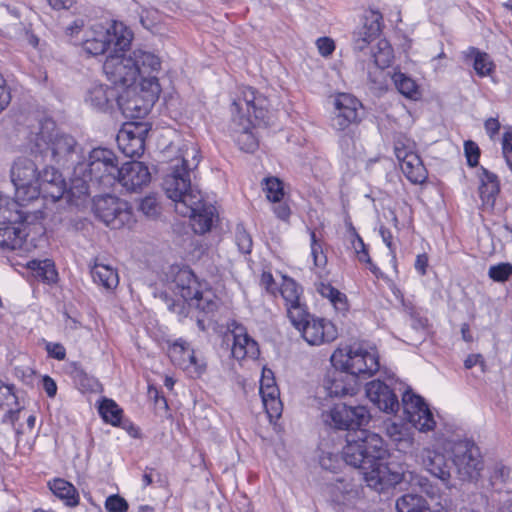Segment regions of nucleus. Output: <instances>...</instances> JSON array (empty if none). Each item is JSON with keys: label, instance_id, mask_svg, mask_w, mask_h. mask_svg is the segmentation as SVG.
I'll return each mask as SVG.
<instances>
[{"label": "nucleus", "instance_id": "nucleus-1", "mask_svg": "<svg viewBox=\"0 0 512 512\" xmlns=\"http://www.w3.org/2000/svg\"><path fill=\"white\" fill-rule=\"evenodd\" d=\"M387 454L383 439L376 433L357 429L346 434L342 459L347 465L360 470L367 486L375 490H383L385 487L406 481L413 491L424 493L441 507L447 505L446 500H443L441 489L436 484L415 472L393 470L391 464L385 461Z\"/></svg>", "mask_w": 512, "mask_h": 512}, {"label": "nucleus", "instance_id": "nucleus-2", "mask_svg": "<svg viewBox=\"0 0 512 512\" xmlns=\"http://www.w3.org/2000/svg\"><path fill=\"white\" fill-rule=\"evenodd\" d=\"M200 162L199 148L192 142L183 143L179 156L173 159L163 179V189L175 203V211L189 217L195 233L208 232L213 224L215 207L203 200L201 192L191 184V173Z\"/></svg>", "mask_w": 512, "mask_h": 512}, {"label": "nucleus", "instance_id": "nucleus-3", "mask_svg": "<svg viewBox=\"0 0 512 512\" xmlns=\"http://www.w3.org/2000/svg\"><path fill=\"white\" fill-rule=\"evenodd\" d=\"M38 175V164L32 159L19 157L13 162L10 178L15 188V198L0 194V223H32L44 217L41 210L23 209L26 204L39 199Z\"/></svg>", "mask_w": 512, "mask_h": 512}, {"label": "nucleus", "instance_id": "nucleus-4", "mask_svg": "<svg viewBox=\"0 0 512 512\" xmlns=\"http://www.w3.org/2000/svg\"><path fill=\"white\" fill-rule=\"evenodd\" d=\"M118 160L113 151L94 148L73 166L68 195L75 206L83 205L91 186L109 188L116 183Z\"/></svg>", "mask_w": 512, "mask_h": 512}, {"label": "nucleus", "instance_id": "nucleus-5", "mask_svg": "<svg viewBox=\"0 0 512 512\" xmlns=\"http://www.w3.org/2000/svg\"><path fill=\"white\" fill-rule=\"evenodd\" d=\"M27 148L43 162L61 166L76 164L81 159V149L73 136L60 133L52 119L44 118L30 127Z\"/></svg>", "mask_w": 512, "mask_h": 512}, {"label": "nucleus", "instance_id": "nucleus-6", "mask_svg": "<svg viewBox=\"0 0 512 512\" xmlns=\"http://www.w3.org/2000/svg\"><path fill=\"white\" fill-rule=\"evenodd\" d=\"M268 100L253 88L246 87L241 96L232 104L231 135L239 148L245 152H254L258 140L253 133L255 122H264L268 114Z\"/></svg>", "mask_w": 512, "mask_h": 512}, {"label": "nucleus", "instance_id": "nucleus-7", "mask_svg": "<svg viewBox=\"0 0 512 512\" xmlns=\"http://www.w3.org/2000/svg\"><path fill=\"white\" fill-rule=\"evenodd\" d=\"M334 367L344 368L354 376L370 377L379 370L378 352L363 343H353L345 349L336 350L331 356Z\"/></svg>", "mask_w": 512, "mask_h": 512}, {"label": "nucleus", "instance_id": "nucleus-8", "mask_svg": "<svg viewBox=\"0 0 512 512\" xmlns=\"http://www.w3.org/2000/svg\"><path fill=\"white\" fill-rule=\"evenodd\" d=\"M133 39L132 31L122 22L114 21L109 28L94 31L83 42L86 53L97 56L111 50V53L129 49Z\"/></svg>", "mask_w": 512, "mask_h": 512}, {"label": "nucleus", "instance_id": "nucleus-9", "mask_svg": "<svg viewBox=\"0 0 512 512\" xmlns=\"http://www.w3.org/2000/svg\"><path fill=\"white\" fill-rule=\"evenodd\" d=\"M133 92L128 94L127 89L122 92L119 91L117 99V106L122 111L123 115L128 118H141L144 117L158 99L161 92L159 83L154 79L147 82H140V92H137V87H132Z\"/></svg>", "mask_w": 512, "mask_h": 512}, {"label": "nucleus", "instance_id": "nucleus-10", "mask_svg": "<svg viewBox=\"0 0 512 512\" xmlns=\"http://www.w3.org/2000/svg\"><path fill=\"white\" fill-rule=\"evenodd\" d=\"M93 212L96 218L111 229H121L134 222L129 203L110 194L94 198Z\"/></svg>", "mask_w": 512, "mask_h": 512}, {"label": "nucleus", "instance_id": "nucleus-11", "mask_svg": "<svg viewBox=\"0 0 512 512\" xmlns=\"http://www.w3.org/2000/svg\"><path fill=\"white\" fill-rule=\"evenodd\" d=\"M452 461L462 481H474L483 469V458L474 441L463 439L455 442L451 449Z\"/></svg>", "mask_w": 512, "mask_h": 512}, {"label": "nucleus", "instance_id": "nucleus-12", "mask_svg": "<svg viewBox=\"0 0 512 512\" xmlns=\"http://www.w3.org/2000/svg\"><path fill=\"white\" fill-rule=\"evenodd\" d=\"M103 71L114 87L127 89L128 94L133 92L139 70L131 53L126 54V50L110 53L103 64Z\"/></svg>", "mask_w": 512, "mask_h": 512}, {"label": "nucleus", "instance_id": "nucleus-13", "mask_svg": "<svg viewBox=\"0 0 512 512\" xmlns=\"http://www.w3.org/2000/svg\"><path fill=\"white\" fill-rule=\"evenodd\" d=\"M291 323L309 345L330 343L338 336V330L331 321L311 316L307 310L300 320Z\"/></svg>", "mask_w": 512, "mask_h": 512}, {"label": "nucleus", "instance_id": "nucleus-14", "mask_svg": "<svg viewBox=\"0 0 512 512\" xmlns=\"http://www.w3.org/2000/svg\"><path fill=\"white\" fill-rule=\"evenodd\" d=\"M324 422L336 429L355 431L367 424L370 414L365 406L335 405L328 413L323 414Z\"/></svg>", "mask_w": 512, "mask_h": 512}, {"label": "nucleus", "instance_id": "nucleus-15", "mask_svg": "<svg viewBox=\"0 0 512 512\" xmlns=\"http://www.w3.org/2000/svg\"><path fill=\"white\" fill-rule=\"evenodd\" d=\"M394 152L407 179L413 184L423 183L426 179V168L414 151V143L400 137L395 141Z\"/></svg>", "mask_w": 512, "mask_h": 512}, {"label": "nucleus", "instance_id": "nucleus-16", "mask_svg": "<svg viewBox=\"0 0 512 512\" xmlns=\"http://www.w3.org/2000/svg\"><path fill=\"white\" fill-rule=\"evenodd\" d=\"M172 269L174 275L172 282L170 283V289L175 295L181 297L182 302L173 301L168 304L169 310L177 313L180 316H188L189 312L186 311V303L191 299L194 293H198V287L200 283L197 281L193 272L187 268H178L177 271Z\"/></svg>", "mask_w": 512, "mask_h": 512}, {"label": "nucleus", "instance_id": "nucleus-17", "mask_svg": "<svg viewBox=\"0 0 512 512\" xmlns=\"http://www.w3.org/2000/svg\"><path fill=\"white\" fill-rule=\"evenodd\" d=\"M363 105L353 95L340 93L334 99V115L331 126L336 131H345L361 121Z\"/></svg>", "mask_w": 512, "mask_h": 512}, {"label": "nucleus", "instance_id": "nucleus-18", "mask_svg": "<svg viewBox=\"0 0 512 512\" xmlns=\"http://www.w3.org/2000/svg\"><path fill=\"white\" fill-rule=\"evenodd\" d=\"M402 407L405 419L420 432H428L435 428L433 414L423 398L407 390L402 396Z\"/></svg>", "mask_w": 512, "mask_h": 512}, {"label": "nucleus", "instance_id": "nucleus-19", "mask_svg": "<svg viewBox=\"0 0 512 512\" xmlns=\"http://www.w3.org/2000/svg\"><path fill=\"white\" fill-rule=\"evenodd\" d=\"M362 488L349 478H337L326 485L329 501L338 509L345 511L354 508L361 498Z\"/></svg>", "mask_w": 512, "mask_h": 512}, {"label": "nucleus", "instance_id": "nucleus-20", "mask_svg": "<svg viewBox=\"0 0 512 512\" xmlns=\"http://www.w3.org/2000/svg\"><path fill=\"white\" fill-rule=\"evenodd\" d=\"M148 130L145 123H125L116 137L118 147L122 153L131 158L141 156L145 149Z\"/></svg>", "mask_w": 512, "mask_h": 512}, {"label": "nucleus", "instance_id": "nucleus-21", "mask_svg": "<svg viewBox=\"0 0 512 512\" xmlns=\"http://www.w3.org/2000/svg\"><path fill=\"white\" fill-rule=\"evenodd\" d=\"M37 186L39 187V197L56 202L65 195L67 201L75 205L68 195L69 188L67 189L62 174L54 167L47 166L42 172H39Z\"/></svg>", "mask_w": 512, "mask_h": 512}, {"label": "nucleus", "instance_id": "nucleus-22", "mask_svg": "<svg viewBox=\"0 0 512 512\" xmlns=\"http://www.w3.org/2000/svg\"><path fill=\"white\" fill-rule=\"evenodd\" d=\"M151 181V174L143 162L131 161L118 167L116 182H119L128 192H138Z\"/></svg>", "mask_w": 512, "mask_h": 512}, {"label": "nucleus", "instance_id": "nucleus-23", "mask_svg": "<svg viewBox=\"0 0 512 512\" xmlns=\"http://www.w3.org/2000/svg\"><path fill=\"white\" fill-rule=\"evenodd\" d=\"M119 90L99 81L91 82L85 90L84 102L92 109L106 112L117 103Z\"/></svg>", "mask_w": 512, "mask_h": 512}, {"label": "nucleus", "instance_id": "nucleus-24", "mask_svg": "<svg viewBox=\"0 0 512 512\" xmlns=\"http://www.w3.org/2000/svg\"><path fill=\"white\" fill-rule=\"evenodd\" d=\"M323 386L329 396L342 397L356 394L359 383L357 377L351 372L335 367L334 370L328 372Z\"/></svg>", "mask_w": 512, "mask_h": 512}, {"label": "nucleus", "instance_id": "nucleus-25", "mask_svg": "<svg viewBox=\"0 0 512 512\" xmlns=\"http://www.w3.org/2000/svg\"><path fill=\"white\" fill-rule=\"evenodd\" d=\"M366 396L385 413H396L400 407L397 396L388 385L380 380H373L366 385Z\"/></svg>", "mask_w": 512, "mask_h": 512}, {"label": "nucleus", "instance_id": "nucleus-26", "mask_svg": "<svg viewBox=\"0 0 512 512\" xmlns=\"http://www.w3.org/2000/svg\"><path fill=\"white\" fill-rule=\"evenodd\" d=\"M302 287L292 278L283 277L280 286V294L284 299L287 309V316L290 321H298L307 310L305 304L301 302Z\"/></svg>", "mask_w": 512, "mask_h": 512}, {"label": "nucleus", "instance_id": "nucleus-27", "mask_svg": "<svg viewBox=\"0 0 512 512\" xmlns=\"http://www.w3.org/2000/svg\"><path fill=\"white\" fill-rule=\"evenodd\" d=\"M229 330L231 331L233 337L231 354L235 359L242 360L246 357L255 359L258 357V344L247 334L246 328L244 326L233 321L229 325Z\"/></svg>", "mask_w": 512, "mask_h": 512}, {"label": "nucleus", "instance_id": "nucleus-28", "mask_svg": "<svg viewBox=\"0 0 512 512\" xmlns=\"http://www.w3.org/2000/svg\"><path fill=\"white\" fill-rule=\"evenodd\" d=\"M420 457L423 468L432 476L440 479L446 487H449L451 473L446 456L436 450L424 449Z\"/></svg>", "mask_w": 512, "mask_h": 512}, {"label": "nucleus", "instance_id": "nucleus-29", "mask_svg": "<svg viewBox=\"0 0 512 512\" xmlns=\"http://www.w3.org/2000/svg\"><path fill=\"white\" fill-rule=\"evenodd\" d=\"M131 53L133 62L137 65L139 70L138 77L141 82H147L154 79L159 83L158 74L161 70V60L155 53L143 49H136Z\"/></svg>", "mask_w": 512, "mask_h": 512}, {"label": "nucleus", "instance_id": "nucleus-30", "mask_svg": "<svg viewBox=\"0 0 512 512\" xmlns=\"http://www.w3.org/2000/svg\"><path fill=\"white\" fill-rule=\"evenodd\" d=\"M382 15L379 12L371 11L365 18L363 27L354 35V49L364 50L367 45L381 32Z\"/></svg>", "mask_w": 512, "mask_h": 512}, {"label": "nucleus", "instance_id": "nucleus-31", "mask_svg": "<svg viewBox=\"0 0 512 512\" xmlns=\"http://www.w3.org/2000/svg\"><path fill=\"white\" fill-rule=\"evenodd\" d=\"M482 172L479 175L480 186L479 194L483 204L493 206L495 203L496 196L500 192V184L496 174L488 171L485 168L481 169Z\"/></svg>", "mask_w": 512, "mask_h": 512}, {"label": "nucleus", "instance_id": "nucleus-32", "mask_svg": "<svg viewBox=\"0 0 512 512\" xmlns=\"http://www.w3.org/2000/svg\"><path fill=\"white\" fill-rule=\"evenodd\" d=\"M386 432L397 450L407 452L413 447L414 438L412 432L403 424L390 423L386 427Z\"/></svg>", "mask_w": 512, "mask_h": 512}, {"label": "nucleus", "instance_id": "nucleus-33", "mask_svg": "<svg viewBox=\"0 0 512 512\" xmlns=\"http://www.w3.org/2000/svg\"><path fill=\"white\" fill-rule=\"evenodd\" d=\"M91 275L95 283L107 290L115 289L119 284L118 273L109 265L98 263L91 267Z\"/></svg>", "mask_w": 512, "mask_h": 512}, {"label": "nucleus", "instance_id": "nucleus-34", "mask_svg": "<svg viewBox=\"0 0 512 512\" xmlns=\"http://www.w3.org/2000/svg\"><path fill=\"white\" fill-rule=\"evenodd\" d=\"M218 307L215 295L211 290H202L198 287V293H194L191 299L186 303V311L190 313L191 309H196L204 313H211Z\"/></svg>", "mask_w": 512, "mask_h": 512}, {"label": "nucleus", "instance_id": "nucleus-35", "mask_svg": "<svg viewBox=\"0 0 512 512\" xmlns=\"http://www.w3.org/2000/svg\"><path fill=\"white\" fill-rule=\"evenodd\" d=\"M263 406L269 418H278L282 413V403L279 398V389L277 386L264 385L259 389Z\"/></svg>", "mask_w": 512, "mask_h": 512}, {"label": "nucleus", "instance_id": "nucleus-36", "mask_svg": "<svg viewBox=\"0 0 512 512\" xmlns=\"http://www.w3.org/2000/svg\"><path fill=\"white\" fill-rule=\"evenodd\" d=\"M316 290L322 297L330 301L337 312L344 314L348 311L349 305L346 295L330 283L320 282L316 285Z\"/></svg>", "mask_w": 512, "mask_h": 512}, {"label": "nucleus", "instance_id": "nucleus-37", "mask_svg": "<svg viewBox=\"0 0 512 512\" xmlns=\"http://www.w3.org/2000/svg\"><path fill=\"white\" fill-rule=\"evenodd\" d=\"M50 490L67 506H76L79 503V495L76 488L64 479H54L49 483Z\"/></svg>", "mask_w": 512, "mask_h": 512}, {"label": "nucleus", "instance_id": "nucleus-38", "mask_svg": "<svg viewBox=\"0 0 512 512\" xmlns=\"http://www.w3.org/2000/svg\"><path fill=\"white\" fill-rule=\"evenodd\" d=\"M27 234L20 227L13 225L0 228V247L11 250L21 248Z\"/></svg>", "mask_w": 512, "mask_h": 512}, {"label": "nucleus", "instance_id": "nucleus-39", "mask_svg": "<svg viewBox=\"0 0 512 512\" xmlns=\"http://www.w3.org/2000/svg\"><path fill=\"white\" fill-rule=\"evenodd\" d=\"M396 509L398 512H430L426 500L415 493H407L396 501Z\"/></svg>", "mask_w": 512, "mask_h": 512}, {"label": "nucleus", "instance_id": "nucleus-40", "mask_svg": "<svg viewBox=\"0 0 512 512\" xmlns=\"http://www.w3.org/2000/svg\"><path fill=\"white\" fill-rule=\"evenodd\" d=\"M373 63L376 68L383 70L389 67L394 58L393 49L386 39H380L372 49Z\"/></svg>", "mask_w": 512, "mask_h": 512}, {"label": "nucleus", "instance_id": "nucleus-41", "mask_svg": "<svg viewBox=\"0 0 512 512\" xmlns=\"http://www.w3.org/2000/svg\"><path fill=\"white\" fill-rule=\"evenodd\" d=\"M99 414L106 423L117 426L121 421L122 409L114 400L105 398L99 405Z\"/></svg>", "mask_w": 512, "mask_h": 512}, {"label": "nucleus", "instance_id": "nucleus-42", "mask_svg": "<svg viewBox=\"0 0 512 512\" xmlns=\"http://www.w3.org/2000/svg\"><path fill=\"white\" fill-rule=\"evenodd\" d=\"M72 378L74 382L86 392H97L100 389L99 381L93 377L88 375L82 368L79 366H74L71 372Z\"/></svg>", "mask_w": 512, "mask_h": 512}, {"label": "nucleus", "instance_id": "nucleus-43", "mask_svg": "<svg viewBox=\"0 0 512 512\" xmlns=\"http://www.w3.org/2000/svg\"><path fill=\"white\" fill-rule=\"evenodd\" d=\"M470 55L474 58V70L480 77L491 74L494 69V64L487 53L480 52L476 48H470Z\"/></svg>", "mask_w": 512, "mask_h": 512}, {"label": "nucleus", "instance_id": "nucleus-44", "mask_svg": "<svg viewBox=\"0 0 512 512\" xmlns=\"http://www.w3.org/2000/svg\"><path fill=\"white\" fill-rule=\"evenodd\" d=\"M190 345L183 339L175 340L169 346V356L171 360L177 364L179 367L184 369L187 367V351H190Z\"/></svg>", "mask_w": 512, "mask_h": 512}, {"label": "nucleus", "instance_id": "nucleus-45", "mask_svg": "<svg viewBox=\"0 0 512 512\" xmlns=\"http://www.w3.org/2000/svg\"><path fill=\"white\" fill-rule=\"evenodd\" d=\"M393 82L397 90L408 98H415L418 94L417 85L415 81L406 76L405 74L398 72L392 76Z\"/></svg>", "mask_w": 512, "mask_h": 512}, {"label": "nucleus", "instance_id": "nucleus-46", "mask_svg": "<svg viewBox=\"0 0 512 512\" xmlns=\"http://www.w3.org/2000/svg\"><path fill=\"white\" fill-rule=\"evenodd\" d=\"M264 191L268 200L272 202H280L284 193L282 182L276 177L264 179Z\"/></svg>", "mask_w": 512, "mask_h": 512}, {"label": "nucleus", "instance_id": "nucleus-47", "mask_svg": "<svg viewBox=\"0 0 512 512\" xmlns=\"http://www.w3.org/2000/svg\"><path fill=\"white\" fill-rule=\"evenodd\" d=\"M512 275V264L501 262L489 267L488 276L495 282H505Z\"/></svg>", "mask_w": 512, "mask_h": 512}, {"label": "nucleus", "instance_id": "nucleus-48", "mask_svg": "<svg viewBox=\"0 0 512 512\" xmlns=\"http://www.w3.org/2000/svg\"><path fill=\"white\" fill-rule=\"evenodd\" d=\"M235 242L239 251L249 254L252 250V238L242 224H237L235 229Z\"/></svg>", "mask_w": 512, "mask_h": 512}, {"label": "nucleus", "instance_id": "nucleus-49", "mask_svg": "<svg viewBox=\"0 0 512 512\" xmlns=\"http://www.w3.org/2000/svg\"><path fill=\"white\" fill-rule=\"evenodd\" d=\"M508 477L509 469L507 467L503 465L495 466L490 476L491 487L497 492H502L504 490V485L506 484Z\"/></svg>", "mask_w": 512, "mask_h": 512}, {"label": "nucleus", "instance_id": "nucleus-50", "mask_svg": "<svg viewBox=\"0 0 512 512\" xmlns=\"http://www.w3.org/2000/svg\"><path fill=\"white\" fill-rule=\"evenodd\" d=\"M342 462V456L339 457L338 454L331 451H322L319 457V463L321 467L329 471H336L338 468H340Z\"/></svg>", "mask_w": 512, "mask_h": 512}, {"label": "nucleus", "instance_id": "nucleus-51", "mask_svg": "<svg viewBox=\"0 0 512 512\" xmlns=\"http://www.w3.org/2000/svg\"><path fill=\"white\" fill-rule=\"evenodd\" d=\"M205 369L206 363L196 357L194 350L191 348L187 351V367H184V370L193 376H200Z\"/></svg>", "mask_w": 512, "mask_h": 512}, {"label": "nucleus", "instance_id": "nucleus-52", "mask_svg": "<svg viewBox=\"0 0 512 512\" xmlns=\"http://www.w3.org/2000/svg\"><path fill=\"white\" fill-rule=\"evenodd\" d=\"M139 209L147 217L153 218L159 214L160 207L157 198L149 195L141 200Z\"/></svg>", "mask_w": 512, "mask_h": 512}, {"label": "nucleus", "instance_id": "nucleus-53", "mask_svg": "<svg viewBox=\"0 0 512 512\" xmlns=\"http://www.w3.org/2000/svg\"><path fill=\"white\" fill-rule=\"evenodd\" d=\"M105 508L110 512H126L128 503L119 495H111L105 501Z\"/></svg>", "mask_w": 512, "mask_h": 512}, {"label": "nucleus", "instance_id": "nucleus-54", "mask_svg": "<svg viewBox=\"0 0 512 512\" xmlns=\"http://www.w3.org/2000/svg\"><path fill=\"white\" fill-rule=\"evenodd\" d=\"M353 233H354L355 239L352 241V246L355 250L358 260L360 262L370 263L371 258L369 256L366 245L363 242V239L355 232L354 229H353Z\"/></svg>", "mask_w": 512, "mask_h": 512}, {"label": "nucleus", "instance_id": "nucleus-55", "mask_svg": "<svg viewBox=\"0 0 512 512\" xmlns=\"http://www.w3.org/2000/svg\"><path fill=\"white\" fill-rule=\"evenodd\" d=\"M29 267L32 269L43 270V277L47 281H54L57 276L54 266L49 260H45L43 262L32 261Z\"/></svg>", "mask_w": 512, "mask_h": 512}, {"label": "nucleus", "instance_id": "nucleus-56", "mask_svg": "<svg viewBox=\"0 0 512 512\" xmlns=\"http://www.w3.org/2000/svg\"><path fill=\"white\" fill-rule=\"evenodd\" d=\"M464 151L467 158V163L471 167L478 165L480 149L473 141H466L464 144Z\"/></svg>", "mask_w": 512, "mask_h": 512}, {"label": "nucleus", "instance_id": "nucleus-57", "mask_svg": "<svg viewBox=\"0 0 512 512\" xmlns=\"http://www.w3.org/2000/svg\"><path fill=\"white\" fill-rule=\"evenodd\" d=\"M311 238V254L314 259L316 266H321L326 262V257L323 255L322 246L316 240V234L314 231L310 233Z\"/></svg>", "mask_w": 512, "mask_h": 512}, {"label": "nucleus", "instance_id": "nucleus-58", "mask_svg": "<svg viewBox=\"0 0 512 512\" xmlns=\"http://www.w3.org/2000/svg\"><path fill=\"white\" fill-rule=\"evenodd\" d=\"M502 153L507 166L512 172V131H507L503 135Z\"/></svg>", "mask_w": 512, "mask_h": 512}, {"label": "nucleus", "instance_id": "nucleus-59", "mask_svg": "<svg viewBox=\"0 0 512 512\" xmlns=\"http://www.w3.org/2000/svg\"><path fill=\"white\" fill-rule=\"evenodd\" d=\"M11 102V90L6 80L0 74V113L5 110Z\"/></svg>", "mask_w": 512, "mask_h": 512}, {"label": "nucleus", "instance_id": "nucleus-60", "mask_svg": "<svg viewBox=\"0 0 512 512\" xmlns=\"http://www.w3.org/2000/svg\"><path fill=\"white\" fill-rule=\"evenodd\" d=\"M23 30V25L17 16H11V22L6 24L2 29V33L8 37H15Z\"/></svg>", "mask_w": 512, "mask_h": 512}, {"label": "nucleus", "instance_id": "nucleus-61", "mask_svg": "<svg viewBox=\"0 0 512 512\" xmlns=\"http://www.w3.org/2000/svg\"><path fill=\"white\" fill-rule=\"evenodd\" d=\"M316 45H317L319 53L324 57L330 56L333 53V51L335 50L334 41L328 37L319 38L316 41Z\"/></svg>", "mask_w": 512, "mask_h": 512}, {"label": "nucleus", "instance_id": "nucleus-62", "mask_svg": "<svg viewBox=\"0 0 512 512\" xmlns=\"http://www.w3.org/2000/svg\"><path fill=\"white\" fill-rule=\"evenodd\" d=\"M46 350L52 358L57 360H64L66 356V350L63 345L59 343H47Z\"/></svg>", "mask_w": 512, "mask_h": 512}, {"label": "nucleus", "instance_id": "nucleus-63", "mask_svg": "<svg viewBox=\"0 0 512 512\" xmlns=\"http://www.w3.org/2000/svg\"><path fill=\"white\" fill-rule=\"evenodd\" d=\"M42 386L47 396L53 398L57 393L56 382L50 376H44L42 378Z\"/></svg>", "mask_w": 512, "mask_h": 512}, {"label": "nucleus", "instance_id": "nucleus-64", "mask_svg": "<svg viewBox=\"0 0 512 512\" xmlns=\"http://www.w3.org/2000/svg\"><path fill=\"white\" fill-rule=\"evenodd\" d=\"M414 267L420 275L426 274L428 267V256L426 253L417 255Z\"/></svg>", "mask_w": 512, "mask_h": 512}]
</instances>
